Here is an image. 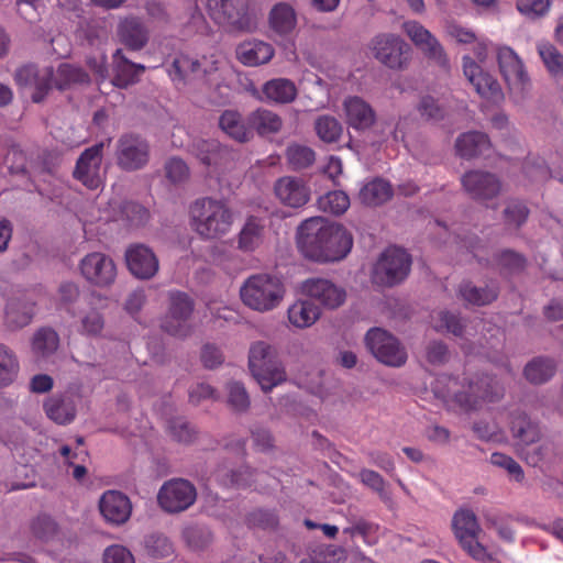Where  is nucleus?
Wrapping results in <instances>:
<instances>
[{
    "mask_svg": "<svg viewBox=\"0 0 563 563\" xmlns=\"http://www.w3.org/2000/svg\"><path fill=\"white\" fill-rule=\"evenodd\" d=\"M297 245L309 260L320 263L336 262L351 252L353 238L343 225L314 217L299 225Z\"/></svg>",
    "mask_w": 563,
    "mask_h": 563,
    "instance_id": "nucleus-1",
    "label": "nucleus"
},
{
    "mask_svg": "<svg viewBox=\"0 0 563 563\" xmlns=\"http://www.w3.org/2000/svg\"><path fill=\"white\" fill-rule=\"evenodd\" d=\"M192 230L202 240L213 241L229 234L234 223V211L223 199L203 197L189 207Z\"/></svg>",
    "mask_w": 563,
    "mask_h": 563,
    "instance_id": "nucleus-2",
    "label": "nucleus"
},
{
    "mask_svg": "<svg viewBox=\"0 0 563 563\" xmlns=\"http://www.w3.org/2000/svg\"><path fill=\"white\" fill-rule=\"evenodd\" d=\"M460 383L451 376H441L434 385V393L446 402H454L463 410L476 409L482 401H496L504 396V387L490 377L471 382L466 389H460Z\"/></svg>",
    "mask_w": 563,
    "mask_h": 563,
    "instance_id": "nucleus-3",
    "label": "nucleus"
},
{
    "mask_svg": "<svg viewBox=\"0 0 563 563\" xmlns=\"http://www.w3.org/2000/svg\"><path fill=\"white\" fill-rule=\"evenodd\" d=\"M249 367L262 390L271 391L287 379L277 350L267 342L257 341L250 346Z\"/></svg>",
    "mask_w": 563,
    "mask_h": 563,
    "instance_id": "nucleus-4",
    "label": "nucleus"
},
{
    "mask_svg": "<svg viewBox=\"0 0 563 563\" xmlns=\"http://www.w3.org/2000/svg\"><path fill=\"white\" fill-rule=\"evenodd\" d=\"M285 287L282 280L269 274L250 276L240 289V296L249 308L265 312L276 308L283 300Z\"/></svg>",
    "mask_w": 563,
    "mask_h": 563,
    "instance_id": "nucleus-5",
    "label": "nucleus"
},
{
    "mask_svg": "<svg viewBox=\"0 0 563 563\" xmlns=\"http://www.w3.org/2000/svg\"><path fill=\"white\" fill-rule=\"evenodd\" d=\"M410 255L399 247H388L382 253L372 272V282L391 287L401 283L409 274Z\"/></svg>",
    "mask_w": 563,
    "mask_h": 563,
    "instance_id": "nucleus-6",
    "label": "nucleus"
},
{
    "mask_svg": "<svg viewBox=\"0 0 563 563\" xmlns=\"http://www.w3.org/2000/svg\"><path fill=\"white\" fill-rule=\"evenodd\" d=\"M251 0H207L209 16L230 31H249L252 27L250 15Z\"/></svg>",
    "mask_w": 563,
    "mask_h": 563,
    "instance_id": "nucleus-7",
    "label": "nucleus"
},
{
    "mask_svg": "<svg viewBox=\"0 0 563 563\" xmlns=\"http://www.w3.org/2000/svg\"><path fill=\"white\" fill-rule=\"evenodd\" d=\"M168 300V311L161 323L162 330L180 339L189 336L194 330L189 322L195 309L194 300L178 290L169 291Z\"/></svg>",
    "mask_w": 563,
    "mask_h": 563,
    "instance_id": "nucleus-8",
    "label": "nucleus"
},
{
    "mask_svg": "<svg viewBox=\"0 0 563 563\" xmlns=\"http://www.w3.org/2000/svg\"><path fill=\"white\" fill-rule=\"evenodd\" d=\"M220 64V56L216 53L199 58L180 55L174 59L167 71L174 81L194 79L210 81L211 77L219 70Z\"/></svg>",
    "mask_w": 563,
    "mask_h": 563,
    "instance_id": "nucleus-9",
    "label": "nucleus"
},
{
    "mask_svg": "<svg viewBox=\"0 0 563 563\" xmlns=\"http://www.w3.org/2000/svg\"><path fill=\"white\" fill-rule=\"evenodd\" d=\"M369 49L380 64L390 69H405L410 60L409 45L400 36L393 33H382L374 36L369 43Z\"/></svg>",
    "mask_w": 563,
    "mask_h": 563,
    "instance_id": "nucleus-10",
    "label": "nucleus"
},
{
    "mask_svg": "<svg viewBox=\"0 0 563 563\" xmlns=\"http://www.w3.org/2000/svg\"><path fill=\"white\" fill-rule=\"evenodd\" d=\"M452 528L460 544L472 558L483 562L492 559L487 550L477 541L481 526L472 510L455 511L452 518Z\"/></svg>",
    "mask_w": 563,
    "mask_h": 563,
    "instance_id": "nucleus-11",
    "label": "nucleus"
},
{
    "mask_svg": "<svg viewBox=\"0 0 563 563\" xmlns=\"http://www.w3.org/2000/svg\"><path fill=\"white\" fill-rule=\"evenodd\" d=\"M366 345L376 360L390 367H401L408 355L405 346L391 333L380 328L368 330Z\"/></svg>",
    "mask_w": 563,
    "mask_h": 563,
    "instance_id": "nucleus-12",
    "label": "nucleus"
},
{
    "mask_svg": "<svg viewBox=\"0 0 563 563\" xmlns=\"http://www.w3.org/2000/svg\"><path fill=\"white\" fill-rule=\"evenodd\" d=\"M82 277L91 285L100 288L111 286L117 278V265L112 257L101 252H92L79 262Z\"/></svg>",
    "mask_w": 563,
    "mask_h": 563,
    "instance_id": "nucleus-13",
    "label": "nucleus"
},
{
    "mask_svg": "<svg viewBox=\"0 0 563 563\" xmlns=\"http://www.w3.org/2000/svg\"><path fill=\"white\" fill-rule=\"evenodd\" d=\"M195 486L186 479H172L166 482L157 495L158 505L169 514L188 509L196 500Z\"/></svg>",
    "mask_w": 563,
    "mask_h": 563,
    "instance_id": "nucleus-14",
    "label": "nucleus"
},
{
    "mask_svg": "<svg viewBox=\"0 0 563 563\" xmlns=\"http://www.w3.org/2000/svg\"><path fill=\"white\" fill-rule=\"evenodd\" d=\"M497 60L509 89L523 95L530 87V77L522 59L511 47L500 46L497 49Z\"/></svg>",
    "mask_w": 563,
    "mask_h": 563,
    "instance_id": "nucleus-15",
    "label": "nucleus"
},
{
    "mask_svg": "<svg viewBox=\"0 0 563 563\" xmlns=\"http://www.w3.org/2000/svg\"><path fill=\"white\" fill-rule=\"evenodd\" d=\"M104 146V142H99L86 148L77 158L73 176L89 189H97L102 183L101 165Z\"/></svg>",
    "mask_w": 563,
    "mask_h": 563,
    "instance_id": "nucleus-16",
    "label": "nucleus"
},
{
    "mask_svg": "<svg viewBox=\"0 0 563 563\" xmlns=\"http://www.w3.org/2000/svg\"><path fill=\"white\" fill-rule=\"evenodd\" d=\"M461 183L465 192L478 201L492 200L504 190L499 177L485 170H470L461 177Z\"/></svg>",
    "mask_w": 563,
    "mask_h": 563,
    "instance_id": "nucleus-17",
    "label": "nucleus"
},
{
    "mask_svg": "<svg viewBox=\"0 0 563 563\" xmlns=\"http://www.w3.org/2000/svg\"><path fill=\"white\" fill-rule=\"evenodd\" d=\"M150 158V145L139 135L125 134L118 141L117 161L124 170L143 168Z\"/></svg>",
    "mask_w": 563,
    "mask_h": 563,
    "instance_id": "nucleus-18",
    "label": "nucleus"
},
{
    "mask_svg": "<svg viewBox=\"0 0 563 563\" xmlns=\"http://www.w3.org/2000/svg\"><path fill=\"white\" fill-rule=\"evenodd\" d=\"M402 31L423 54L439 66L448 68L449 58L437 37L418 21H406Z\"/></svg>",
    "mask_w": 563,
    "mask_h": 563,
    "instance_id": "nucleus-19",
    "label": "nucleus"
},
{
    "mask_svg": "<svg viewBox=\"0 0 563 563\" xmlns=\"http://www.w3.org/2000/svg\"><path fill=\"white\" fill-rule=\"evenodd\" d=\"M55 73L52 67L38 68L35 65H26L15 73L16 81L22 86L33 89L31 98L38 103L44 100L54 85Z\"/></svg>",
    "mask_w": 563,
    "mask_h": 563,
    "instance_id": "nucleus-20",
    "label": "nucleus"
},
{
    "mask_svg": "<svg viewBox=\"0 0 563 563\" xmlns=\"http://www.w3.org/2000/svg\"><path fill=\"white\" fill-rule=\"evenodd\" d=\"M462 62L464 76L481 97L494 102L503 100L501 87L489 73L484 71L470 56H464Z\"/></svg>",
    "mask_w": 563,
    "mask_h": 563,
    "instance_id": "nucleus-21",
    "label": "nucleus"
},
{
    "mask_svg": "<svg viewBox=\"0 0 563 563\" xmlns=\"http://www.w3.org/2000/svg\"><path fill=\"white\" fill-rule=\"evenodd\" d=\"M303 292L325 308L335 309L346 298L345 289L325 278H310L302 284Z\"/></svg>",
    "mask_w": 563,
    "mask_h": 563,
    "instance_id": "nucleus-22",
    "label": "nucleus"
},
{
    "mask_svg": "<svg viewBox=\"0 0 563 563\" xmlns=\"http://www.w3.org/2000/svg\"><path fill=\"white\" fill-rule=\"evenodd\" d=\"M274 192L278 201L289 208H300L310 199V188L299 177L284 176L276 180Z\"/></svg>",
    "mask_w": 563,
    "mask_h": 563,
    "instance_id": "nucleus-23",
    "label": "nucleus"
},
{
    "mask_svg": "<svg viewBox=\"0 0 563 563\" xmlns=\"http://www.w3.org/2000/svg\"><path fill=\"white\" fill-rule=\"evenodd\" d=\"M125 261L132 275L140 279H150L158 272V260L144 244L130 245L125 251Z\"/></svg>",
    "mask_w": 563,
    "mask_h": 563,
    "instance_id": "nucleus-24",
    "label": "nucleus"
},
{
    "mask_svg": "<svg viewBox=\"0 0 563 563\" xmlns=\"http://www.w3.org/2000/svg\"><path fill=\"white\" fill-rule=\"evenodd\" d=\"M103 519L113 526L125 523L132 512V504L126 495L118 490H107L99 500Z\"/></svg>",
    "mask_w": 563,
    "mask_h": 563,
    "instance_id": "nucleus-25",
    "label": "nucleus"
},
{
    "mask_svg": "<svg viewBox=\"0 0 563 563\" xmlns=\"http://www.w3.org/2000/svg\"><path fill=\"white\" fill-rule=\"evenodd\" d=\"M343 109L346 123L357 131L368 130L376 121L374 109L361 97L346 98L343 102Z\"/></svg>",
    "mask_w": 563,
    "mask_h": 563,
    "instance_id": "nucleus-26",
    "label": "nucleus"
},
{
    "mask_svg": "<svg viewBox=\"0 0 563 563\" xmlns=\"http://www.w3.org/2000/svg\"><path fill=\"white\" fill-rule=\"evenodd\" d=\"M145 70L141 64L130 62L122 53L117 49L113 54V78L112 84L119 88H128L139 81L140 76Z\"/></svg>",
    "mask_w": 563,
    "mask_h": 563,
    "instance_id": "nucleus-27",
    "label": "nucleus"
},
{
    "mask_svg": "<svg viewBox=\"0 0 563 563\" xmlns=\"http://www.w3.org/2000/svg\"><path fill=\"white\" fill-rule=\"evenodd\" d=\"M46 417L57 424L66 426L76 418V406L69 396L53 395L44 400Z\"/></svg>",
    "mask_w": 563,
    "mask_h": 563,
    "instance_id": "nucleus-28",
    "label": "nucleus"
},
{
    "mask_svg": "<svg viewBox=\"0 0 563 563\" xmlns=\"http://www.w3.org/2000/svg\"><path fill=\"white\" fill-rule=\"evenodd\" d=\"M274 56V48L262 41H250L236 47V58L245 66L254 67L268 63Z\"/></svg>",
    "mask_w": 563,
    "mask_h": 563,
    "instance_id": "nucleus-29",
    "label": "nucleus"
},
{
    "mask_svg": "<svg viewBox=\"0 0 563 563\" xmlns=\"http://www.w3.org/2000/svg\"><path fill=\"white\" fill-rule=\"evenodd\" d=\"M265 235V223L256 217H249L238 234V249L244 253L258 249Z\"/></svg>",
    "mask_w": 563,
    "mask_h": 563,
    "instance_id": "nucleus-30",
    "label": "nucleus"
},
{
    "mask_svg": "<svg viewBox=\"0 0 563 563\" xmlns=\"http://www.w3.org/2000/svg\"><path fill=\"white\" fill-rule=\"evenodd\" d=\"M189 152L207 166H218L229 154L217 140L197 139L189 145Z\"/></svg>",
    "mask_w": 563,
    "mask_h": 563,
    "instance_id": "nucleus-31",
    "label": "nucleus"
},
{
    "mask_svg": "<svg viewBox=\"0 0 563 563\" xmlns=\"http://www.w3.org/2000/svg\"><path fill=\"white\" fill-rule=\"evenodd\" d=\"M247 123L251 131H256L261 136L276 134L283 128L280 115L265 108H258L251 112L247 117Z\"/></svg>",
    "mask_w": 563,
    "mask_h": 563,
    "instance_id": "nucleus-32",
    "label": "nucleus"
},
{
    "mask_svg": "<svg viewBox=\"0 0 563 563\" xmlns=\"http://www.w3.org/2000/svg\"><path fill=\"white\" fill-rule=\"evenodd\" d=\"M265 99L269 102L285 104L292 102L297 97L295 84L287 78H274L262 87Z\"/></svg>",
    "mask_w": 563,
    "mask_h": 563,
    "instance_id": "nucleus-33",
    "label": "nucleus"
},
{
    "mask_svg": "<svg viewBox=\"0 0 563 563\" xmlns=\"http://www.w3.org/2000/svg\"><path fill=\"white\" fill-rule=\"evenodd\" d=\"M219 126L227 135L241 143L250 141L253 136L249 123H245L241 113L234 110H225L220 115Z\"/></svg>",
    "mask_w": 563,
    "mask_h": 563,
    "instance_id": "nucleus-34",
    "label": "nucleus"
},
{
    "mask_svg": "<svg viewBox=\"0 0 563 563\" xmlns=\"http://www.w3.org/2000/svg\"><path fill=\"white\" fill-rule=\"evenodd\" d=\"M433 320L437 330H445L455 336L464 339L475 335V325L455 313L439 311Z\"/></svg>",
    "mask_w": 563,
    "mask_h": 563,
    "instance_id": "nucleus-35",
    "label": "nucleus"
},
{
    "mask_svg": "<svg viewBox=\"0 0 563 563\" xmlns=\"http://www.w3.org/2000/svg\"><path fill=\"white\" fill-rule=\"evenodd\" d=\"M289 322L298 328L306 329L314 324L320 318L321 311L310 300H297L288 308Z\"/></svg>",
    "mask_w": 563,
    "mask_h": 563,
    "instance_id": "nucleus-36",
    "label": "nucleus"
},
{
    "mask_svg": "<svg viewBox=\"0 0 563 563\" xmlns=\"http://www.w3.org/2000/svg\"><path fill=\"white\" fill-rule=\"evenodd\" d=\"M118 35L132 49H141L147 42V32L137 18H126L119 24Z\"/></svg>",
    "mask_w": 563,
    "mask_h": 563,
    "instance_id": "nucleus-37",
    "label": "nucleus"
},
{
    "mask_svg": "<svg viewBox=\"0 0 563 563\" xmlns=\"http://www.w3.org/2000/svg\"><path fill=\"white\" fill-rule=\"evenodd\" d=\"M393 196L390 184L382 178H374L360 189L358 198L366 206H379Z\"/></svg>",
    "mask_w": 563,
    "mask_h": 563,
    "instance_id": "nucleus-38",
    "label": "nucleus"
},
{
    "mask_svg": "<svg viewBox=\"0 0 563 563\" xmlns=\"http://www.w3.org/2000/svg\"><path fill=\"white\" fill-rule=\"evenodd\" d=\"M489 147L486 134L477 131L461 134L455 142L456 153L461 157L471 158L482 154Z\"/></svg>",
    "mask_w": 563,
    "mask_h": 563,
    "instance_id": "nucleus-39",
    "label": "nucleus"
},
{
    "mask_svg": "<svg viewBox=\"0 0 563 563\" xmlns=\"http://www.w3.org/2000/svg\"><path fill=\"white\" fill-rule=\"evenodd\" d=\"M511 432L523 448L536 444L541 439L539 426L523 413H518L512 417Z\"/></svg>",
    "mask_w": 563,
    "mask_h": 563,
    "instance_id": "nucleus-40",
    "label": "nucleus"
},
{
    "mask_svg": "<svg viewBox=\"0 0 563 563\" xmlns=\"http://www.w3.org/2000/svg\"><path fill=\"white\" fill-rule=\"evenodd\" d=\"M556 371V364L553 360L547 357H536L531 360L523 368L526 379L533 385H541L551 379Z\"/></svg>",
    "mask_w": 563,
    "mask_h": 563,
    "instance_id": "nucleus-41",
    "label": "nucleus"
},
{
    "mask_svg": "<svg viewBox=\"0 0 563 563\" xmlns=\"http://www.w3.org/2000/svg\"><path fill=\"white\" fill-rule=\"evenodd\" d=\"M54 73V85L59 90L89 82L88 74L81 67L71 64H60Z\"/></svg>",
    "mask_w": 563,
    "mask_h": 563,
    "instance_id": "nucleus-42",
    "label": "nucleus"
},
{
    "mask_svg": "<svg viewBox=\"0 0 563 563\" xmlns=\"http://www.w3.org/2000/svg\"><path fill=\"white\" fill-rule=\"evenodd\" d=\"M34 314L32 303L12 300L5 308V324L11 330H18L27 325Z\"/></svg>",
    "mask_w": 563,
    "mask_h": 563,
    "instance_id": "nucleus-43",
    "label": "nucleus"
},
{
    "mask_svg": "<svg viewBox=\"0 0 563 563\" xmlns=\"http://www.w3.org/2000/svg\"><path fill=\"white\" fill-rule=\"evenodd\" d=\"M269 22L276 32L287 34L291 32L297 24L295 10L287 3H277L271 11Z\"/></svg>",
    "mask_w": 563,
    "mask_h": 563,
    "instance_id": "nucleus-44",
    "label": "nucleus"
},
{
    "mask_svg": "<svg viewBox=\"0 0 563 563\" xmlns=\"http://www.w3.org/2000/svg\"><path fill=\"white\" fill-rule=\"evenodd\" d=\"M459 294L466 302L476 306L488 305L497 298V289L494 287H476L471 283H463Z\"/></svg>",
    "mask_w": 563,
    "mask_h": 563,
    "instance_id": "nucleus-45",
    "label": "nucleus"
},
{
    "mask_svg": "<svg viewBox=\"0 0 563 563\" xmlns=\"http://www.w3.org/2000/svg\"><path fill=\"white\" fill-rule=\"evenodd\" d=\"M59 345V336L57 332L51 328H42L37 330L33 336V352L42 357H46L56 352Z\"/></svg>",
    "mask_w": 563,
    "mask_h": 563,
    "instance_id": "nucleus-46",
    "label": "nucleus"
},
{
    "mask_svg": "<svg viewBox=\"0 0 563 563\" xmlns=\"http://www.w3.org/2000/svg\"><path fill=\"white\" fill-rule=\"evenodd\" d=\"M314 130L321 141L334 143L341 137L343 126L336 118L324 114L316 119Z\"/></svg>",
    "mask_w": 563,
    "mask_h": 563,
    "instance_id": "nucleus-47",
    "label": "nucleus"
},
{
    "mask_svg": "<svg viewBox=\"0 0 563 563\" xmlns=\"http://www.w3.org/2000/svg\"><path fill=\"white\" fill-rule=\"evenodd\" d=\"M537 49L547 70L552 76L563 74V55L553 44L549 42H540L537 45Z\"/></svg>",
    "mask_w": 563,
    "mask_h": 563,
    "instance_id": "nucleus-48",
    "label": "nucleus"
},
{
    "mask_svg": "<svg viewBox=\"0 0 563 563\" xmlns=\"http://www.w3.org/2000/svg\"><path fill=\"white\" fill-rule=\"evenodd\" d=\"M225 389L227 404L233 411L245 412L250 408V396L242 383L229 382Z\"/></svg>",
    "mask_w": 563,
    "mask_h": 563,
    "instance_id": "nucleus-49",
    "label": "nucleus"
},
{
    "mask_svg": "<svg viewBox=\"0 0 563 563\" xmlns=\"http://www.w3.org/2000/svg\"><path fill=\"white\" fill-rule=\"evenodd\" d=\"M416 109L421 119L426 121L438 122L443 120L446 115L445 108L437 98L430 95L422 96L418 101Z\"/></svg>",
    "mask_w": 563,
    "mask_h": 563,
    "instance_id": "nucleus-50",
    "label": "nucleus"
},
{
    "mask_svg": "<svg viewBox=\"0 0 563 563\" xmlns=\"http://www.w3.org/2000/svg\"><path fill=\"white\" fill-rule=\"evenodd\" d=\"M318 205L325 212L342 214L350 207V198L344 191L334 190L320 197Z\"/></svg>",
    "mask_w": 563,
    "mask_h": 563,
    "instance_id": "nucleus-51",
    "label": "nucleus"
},
{
    "mask_svg": "<svg viewBox=\"0 0 563 563\" xmlns=\"http://www.w3.org/2000/svg\"><path fill=\"white\" fill-rule=\"evenodd\" d=\"M286 157L294 169H302L314 162V152L306 145L290 144L286 150Z\"/></svg>",
    "mask_w": 563,
    "mask_h": 563,
    "instance_id": "nucleus-52",
    "label": "nucleus"
},
{
    "mask_svg": "<svg viewBox=\"0 0 563 563\" xmlns=\"http://www.w3.org/2000/svg\"><path fill=\"white\" fill-rule=\"evenodd\" d=\"M18 369V362L13 353L0 344V385H7L13 380Z\"/></svg>",
    "mask_w": 563,
    "mask_h": 563,
    "instance_id": "nucleus-53",
    "label": "nucleus"
},
{
    "mask_svg": "<svg viewBox=\"0 0 563 563\" xmlns=\"http://www.w3.org/2000/svg\"><path fill=\"white\" fill-rule=\"evenodd\" d=\"M104 328L103 316L96 309L87 311L80 318V327L78 331L85 335H99Z\"/></svg>",
    "mask_w": 563,
    "mask_h": 563,
    "instance_id": "nucleus-54",
    "label": "nucleus"
},
{
    "mask_svg": "<svg viewBox=\"0 0 563 563\" xmlns=\"http://www.w3.org/2000/svg\"><path fill=\"white\" fill-rule=\"evenodd\" d=\"M497 266L508 274L521 272L526 266V260L520 254L505 250L496 257Z\"/></svg>",
    "mask_w": 563,
    "mask_h": 563,
    "instance_id": "nucleus-55",
    "label": "nucleus"
},
{
    "mask_svg": "<svg viewBox=\"0 0 563 563\" xmlns=\"http://www.w3.org/2000/svg\"><path fill=\"white\" fill-rule=\"evenodd\" d=\"M529 210L527 206L518 200H511L504 210V218L507 225L519 228L528 218Z\"/></svg>",
    "mask_w": 563,
    "mask_h": 563,
    "instance_id": "nucleus-56",
    "label": "nucleus"
},
{
    "mask_svg": "<svg viewBox=\"0 0 563 563\" xmlns=\"http://www.w3.org/2000/svg\"><path fill=\"white\" fill-rule=\"evenodd\" d=\"M550 5V0H517L518 11L529 19H538L545 15Z\"/></svg>",
    "mask_w": 563,
    "mask_h": 563,
    "instance_id": "nucleus-57",
    "label": "nucleus"
},
{
    "mask_svg": "<svg viewBox=\"0 0 563 563\" xmlns=\"http://www.w3.org/2000/svg\"><path fill=\"white\" fill-rule=\"evenodd\" d=\"M168 431L170 437L180 443H190L196 438L194 427L181 418L172 420L168 426Z\"/></svg>",
    "mask_w": 563,
    "mask_h": 563,
    "instance_id": "nucleus-58",
    "label": "nucleus"
},
{
    "mask_svg": "<svg viewBox=\"0 0 563 563\" xmlns=\"http://www.w3.org/2000/svg\"><path fill=\"white\" fill-rule=\"evenodd\" d=\"M380 126V135L383 137L388 139L390 136L394 142H404L409 126V119L402 117L395 122H384Z\"/></svg>",
    "mask_w": 563,
    "mask_h": 563,
    "instance_id": "nucleus-59",
    "label": "nucleus"
},
{
    "mask_svg": "<svg viewBox=\"0 0 563 563\" xmlns=\"http://www.w3.org/2000/svg\"><path fill=\"white\" fill-rule=\"evenodd\" d=\"M103 563H135L132 552L122 544H111L102 553Z\"/></svg>",
    "mask_w": 563,
    "mask_h": 563,
    "instance_id": "nucleus-60",
    "label": "nucleus"
},
{
    "mask_svg": "<svg viewBox=\"0 0 563 563\" xmlns=\"http://www.w3.org/2000/svg\"><path fill=\"white\" fill-rule=\"evenodd\" d=\"M166 177L174 184L183 183L189 177L187 164L178 157L169 158L165 164Z\"/></svg>",
    "mask_w": 563,
    "mask_h": 563,
    "instance_id": "nucleus-61",
    "label": "nucleus"
},
{
    "mask_svg": "<svg viewBox=\"0 0 563 563\" xmlns=\"http://www.w3.org/2000/svg\"><path fill=\"white\" fill-rule=\"evenodd\" d=\"M357 476L365 486L376 492L380 498H388V493L385 489L386 483L377 472L364 468Z\"/></svg>",
    "mask_w": 563,
    "mask_h": 563,
    "instance_id": "nucleus-62",
    "label": "nucleus"
},
{
    "mask_svg": "<svg viewBox=\"0 0 563 563\" xmlns=\"http://www.w3.org/2000/svg\"><path fill=\"white\" fill-rule=\"evenodd\" d=\"M490 463L497 467L505 468L517 482L523 479V471L512 457L503 453H493L490 455Z\"/></svg>",
    "mask_w": 563,
    "mask_h": 563,
    "instance_id": "nucleus-63",
    "label": "nucleus"
},
{
    "mask_svg": "<svg viewBox=\"0 0 563 563\" xmlns=\"http://www.w3.org/2000/svg\"><path fill=\"white\" fill-rule=\"evenodd\" d=\"M147 551L155 558H166L173 553L170 541L161 534H152L146 541Z\"/></svg>",
    "mask_w": 563,
    "mask_h": 563,
    "instance_id": "nucleus-64",
    "label": "nucleus"
}]
</instances>
